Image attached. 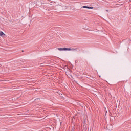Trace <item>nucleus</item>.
Listing matches in <instances>:
<instances>
[{
  "mask_svg": "<svg viewBox=\"0 0 131 131\" xmlns=\"http://www.w3.org/2000/svg\"><path fill=\"white\" fill-rule=\"evenodd\" d=\"M106 12H108V10H106Z\"/></svg>",
  "mask_w": 131,
  "mask_h": 131,
  "instance_id": "5",
  "label": "nucleus"
},
{
  "mask_svg": "<svg viewBox=\"0 0 131 131\" xmlns=\"http://www.w3.org/2000/svg\"><path fill=\"white\" fill-rule=\"evenodd\" d=\"M58 51H67V48H58Z\"/></svg>",
  "mask_w": 131,
  "mask_h": 131,
  "instance_id": "2",
  "label": "nucleus"
},
{
  "mask_svg": "<svg viewBox=\"0 0 131 131\" xmlns=\"http://www.w3.org/2000/svg\"><path fill=\"white\" fill-rule=\"evenodd\" d=\"M82 8H84L85 9H94V7L85 6H82Z\"/></svg>",
  "mask_w": 131,
  "mask_h": 131,
  "instance_id": "3",
  "label": "nucleus"
},
{
  "mask_svg": "<svg viewBox=\"0 0 131 131\" xmlns=\"http://www.w3.org/2000/svg\"><path fill=\"white\" fill-rule=\"evenodd\" d=\"M3 35H5V33L3 32H0V36H3Z\"/></svg>",
  "mask_w": 131,
  "mask_h": 131,
  "instance_id": "4",
  "label": "nucleus"
},
{
  "mask_svg": "<svg viewBox=\"0 0 131 131\" xmlns=\"http://www.w3.org/2000/svg\"><path fill=\"white\" fill-rule=\"evenodd\" d=\"M78 48H67V51H72V52H75V51H77Z\"/></svg>",
  "mask_w": 131,
  "mask_h": 131,
  "instance_id": "1",
  "label": "nucleus"
}]
</instances>
